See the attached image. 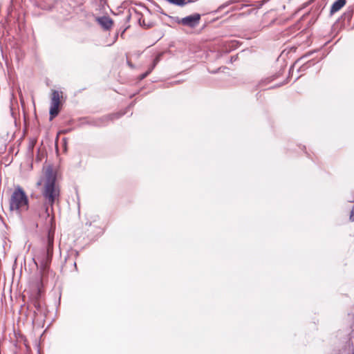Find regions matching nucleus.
<instances>
[{
	"label": "nucleus",
	"instance_id": "14",
	"mask_svg": "<svg viewBox=\"0 0 354 354\" xmlns=\"http://www.w3.org/2000/svg\"><path fill=\"white\" fill-rule=\"evenodd\" d=\"M128 64H129V65L131 67H133L132 64H130V63H128Z\"/></svg>",
	"mask_w": 354,
	"mask_h": 354
},
{
	"label": "nucleus",
	"instance_id": "12",
	"mask_svg": "<svg viewBox=\"0 0 354 354\" xmlns=\"http://www.w3.org/2000/svg\"><path fill=\"white\" fill-rule=\"evenodd\" d=\"M149 75V74H148L147 72H145V73H143V74H142V75H140V80H143V79H145L146 77H147V75Z\"/></svg>",
	"mask_w": 354,
	"mask_h": 354
},
{
	"label": "nucleus",
	"instance_id": "5",
	"mask_svg": "<svg viewBox=\"0 0 354 354\" xmlns=\"http://www.w3.org/2000/svg\"><path fill=\"white\" fill-rule=\"evenodd\" d=\"M181 21V25L191 28H194L200 24L201 15L198 13H194L182 18Z\"/></svg>",
	"mask_w": 354,
	"mask_h": 354
},
{
	"label": "nucleus",
	"instance_id": "6",
	"mask_svg": "<svg viewBox=\"0 0 354 354\" xmlns=\"http://www.w3.org/2000/svg\"><path fill=\"white\" fill-rule=\"evenodd\" d=\"M346 0H337L335 1L330 8V15L338 12L341 10L346 4Z\"/></svg>",
	"mask_w": 354,
	"mask_h": 354
},
{
	"label": "nucleus",
	"instance_id": "8",
	"mask_svg": "<svg viewBox=\"0 0 354 354\" xmlns=\"http://www.w3.org/2000/svg\"><path fill=\"white\" fill-rule=\"evenodd\" d=\"M166 1L171 4L176 5L178 6H181V7L185 6L188 3L192 2V1H190V0H188L187 1H186L185 0H166Z\"/></svg>",
	"mask_w": 354,
	"mask_h": 354
},
{
	"label": "nucleus",
	"instance_id": "3",
	"mask_svg": "<svg viewBox=\"0 0 354 354\" xmlns=\"http://www.w3.org/2000/svg\"><path fill=\"white\" fill-rule=\"evenodd\" d=\"M53 241H54V234L51 230H49L48 232V243L46 247V254L44 252V256H45V259H39V257L37 256V260L39 261L41 267H42L44 269L46 268L48 264L49 263L50 259L53 256Z\"/></svg>",
	"mask_w": 354,
	"mask_h": 354
},
{
	"label": "nucleus",
	"instance_id": "13",
	"mask_svg": "<svg viewBox=\"0 0 354 354\" xmlns=\"http://www.w3.org/2000/svg\"><path fill=\"white\" fill-rule=\"evenodd\" d=\"M46 213L47 214V216H49V212H48V207L46 208Z\"/></svg>",
	"mask_w": 354,
	"mask_h": 354
},
{
	"label": "nucleus",
	"instance_id": "2",
	"mask_svg": "<svg viewBox=\"0 0 354 354\" xmlns=\"http://www.w3.org/2000/svg\"><path fill=\"white\" fill-rule=\"evenodd\" d=\"M28 207L29 201L26 194L20 186H17L9 200L10 210L20 215L27 211Z\"/></svg>",
	"mask_w": 354,
	"mask_h": 354
},
{
	"label": "nucleus",
	"instance_id": "1",
	"mask_svg": "<svg viewBox=\"0 0 354 354\" xmlns=\"http://www.w3.org/2000/svg\"><path fill=\"white\" fill-rule=\"evenodd\" d=\"M56 180L57 171L51 165H48L43 168V176L37 183V186L44 185L42 196L46 204L51 207L59 201L60 187Z\"/></svg>",
	"mask_w": 354,
	"mask_h": 354
},
{
	"label": "nucleus",
	"instance_id": "4",
	"mask_svg": "<svg viewBox=\"0 0 354 354\" xmlns=\"http://www.w3.org/2000/svg\"><path fill=\"white\" fill-rule=\"evenodd\" d=\"M61 95L57 91H53L50 106V120H53L59 113V106L60 104Z\"/></svg>",
	"mask_w": 354,
	"mask_h": 354
},
{
	"label": "nucleus",
	"instance_id": "7",
	"mask_svg": "<svg viewBox=\"0 0 354 354\" xmlns=\"http://www.w3.org/2000/svg\"><path fill=\"white\" fill-rule=\"evenodd\" d=\"M100 25L104 27L105 29L109 30L111 28L113 25V21L107 17H103L98 19Z\"/></svg>",
	"mask_w": 354,
	"mask_h": 354
},
{
	"label": "nucleus",
	"instance_id": "10",
	"mask_svg": "<svg viewBox=\"0 0 354 354\" xmlns=\"http://www.w3.org/2000/svg\"><path fill=\"white\" fill-rule=\"evenodd\" d=\"M169 18L171 19V21H173L174 23H176L178 24H181L182 18H179L178 17H169Z\"/></svg>",
	"mask_w": 354,
	"mask_h": 354
},
{
	"label": "nucleus",
	"instance_id": "15",
	"mask_svg": "<svg viewBox=\"0 0 354 354\" xmlns=\"http://www.w3.org/2000/svg\"><path fill=\"white\" fill-rule=\"evenodd\" d=\"M34 261H35V263L36 265H37V262L36 261V260L34 259Z\"/></svg>",
	"mask_w": 354,
	"mask_h": 354
},
{
	"label": "nucleus",
	"instance_id": "9",
	"mask_svg": "<svg viewBox=\"0 0 354 354\" xmlns=\"http://www.w3.org/2000/svg\"><path fill=\"white\" fill-rule=\"evenodd\" d=\"M160 55H158V56H156V57L153 59V64L149 66V69L147 71V73L148 74H150L151 73V71L153 70V68L156 67V64L159 62L160 61Z\"/></svg>",
	"mask_w": 354,
	"mask_h": 354
},
{
	"label": "nucleus",
	"instance_id": "11",
	"mask_svg": "<svg viewBox=\"0 0 354 354\" xmlns=\"http://www.w3.org/2000/svg\"><path fill=\"white\" fill-rule=\"evenodd\" d=\"M350 221L353 222L354 221V205L353 207L351 209V214H350Z\"/></svg>",
	"mask_w": 354,
	"mask_h": 354
}]
</instances>
